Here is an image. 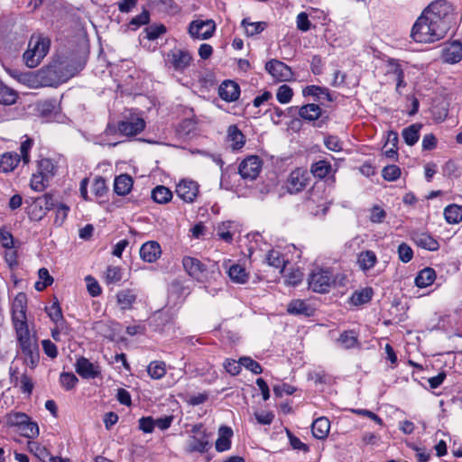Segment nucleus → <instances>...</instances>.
<instances>
[{
	"instance_id": "58",
	"label": "nucleus",
	"mask_w": 462,
	"mask_h": 462,
	"mask_svg": "<svg viewBox=\"0 0 462 462\" xmlns=\"http://www.w3.org/2000/svg\"><path fill=\"white\" fill-rule=\"evenodd\" d=\"M155 427V420L152 417H142L139 420V429L144 433H152Z\"/></svg>"
},
{
	"instance_id": "3",
	"label": "nucleus",
	"mask_w": 462,
	"mask_h": 462,
	"mask_svg": "<svg viewBox=\"0 0 462 462\" xmlns=\"http://www.w3.org/2000/svg\"><path fill=\"white\" fill-rule=\"evenodd\" d=\"M14 327L21 350L26 360L30 361L32 366L36 365L39 362V348L36 339L30 335L27 323H18Z\"/></svg>"
},
{
	"instance_id": "7",
	"label": "nucleus",
	"mask_w": 462,
	"mask_h": 462,
	"mask_svg": "<svg viewBox=\"0 0 462 462\" xmlns=\"http://www.w3.org/2000/svg\"><path fill=\"white\" fill-rule=\"evenodd\" d=\"M56 207V199L51 194H44L35 199L28 208V214L32 220L39 221Z\"/></svg>"
},
{
	"instance_id": "45",
	"label": "nucleus",
	"mask_w": 462,
	"mask_h": 462,
	"mask_svg": "<svg viewBox=\"0 0 462 462\" xmlns=\"http://www.w3.org/2000/svg\"><path fill=\"white\" fill-rule=\"evenodd\" d=\"M38 275L42 282H37L35 283L34 287L37 291H41L52 284L53 278L50 275L49 271L46 268L39 269Z\"/></svg>"
},
{
	"instance_id": "51",
	"label": "nucleus",
	"mask_w": 462,
	"mask_h": 462,
	"mask_svg": "<svg viewBox=\"0 0 462 462\" xmlns=\"http://www.w3.org/2000/svg\"><path fill=\"white\" fill-rule=\"evenodd\" d=\"M382 175L385 180H396L401 175V169L396 165L385 166L382 171Z\"/></svg>"
},
{
	"instance_id": "54",
	"label": "nucleus",
	"mask_w": 462,
	"mask_h": 462,
	"mask_svg": "<svg viewBox=\"0 0 462 462\" xmlns=\"http://www.w3.org/2000/svg\"><path fill=\"white\" fill-rule=\"evenodd\" d=\"M196 129V125L192 120L185 119L183 120L178 129L177 134L180 137H185L188 134H189L191 132H193Z\"/></svg>"
},
{
	"instance_id": "53",
	"label": "nucleus",
	"mask_w": 462,
	"mask_h": 462,
	"mask_svg": "<svg viewBox=\"0 0 462 462\" xmlns=\"http://www.w3.org/2000/svg\"><path fill=\"white\" fill-rule=\"evenodd\" d=\"M60 381L66 390H71L79 382L77 376L72 373H61Z\"/></svg>"
},
{
	"instance_id": "41",
	"label": "nucleus",
	"mask_w": 462,
	"mask_h": 462,
	"mask_svg": "<svg viewBox=\"0 0 462 462\" xmlns=\"http://www.w3.org/2000/svg\"><path fill=\"white\" fill-rule=\"evenodd\" d=\"M233 223L230 221L223 222L217 227V236L225 242L231 243L233 240Z\"/></svg>"
},
{
	"instance_id": "28",
	"label": "nucleus",
	"mask_w": 462,
	"mask_h": 462,
	"mask_svg": "<svg viewBox=\"0 0 462 462\" xmlns=\"http://www.w3.org/2000/svg\"><path fill=\"white\" fill-rule=\"evenodd\" d=\"M133 183L134 181L131 176L121 174L115 180L114 190L117 195L125 196L130 192Z\"/></svg>"
},
{
	"instance_id": "52",
	"label": "nucleus",
	"mask_w": 462,
	"mask_h": 462,
	"mask_svg": "<svg viewBox=\"0 0 462 462\" xmlns=\"http://www.w3.org/2000/svg\"><path fill=\"white\" fill-rule=\"evenodd\" d=\"M398 256L402 263H409L413 257V251L406 243H402L398 246Z\"/></svg>"
},
{
	"instance_id": "49",
	"label": "nucleus",
	"mask_w": 462,
	"mask_h": 462,
	"mask_svg": "<svg viewBox=\"0 0 462 462\" xmlns=\"http://www.w3.org/2000/svg\"><path fill=\"white\" fill-rule=\"evenodd\" d=\"M240 364L242 365V366L251 371L254 374H260L263 372L261 365L258 362L253 360L249 356L241 357Z\"/></svg>"
},
{
	"instance_id": "14",
	"label": "nucleus",
	"mask_w": 462,
	"mask_h": 462,
	"mask_svg": "<svg viewBox=\"0 0 462 462\" xmlns=\"http://www.w3.org/2000/svg\"><path fill=\"white\" fill-rule=\"evenodd\" d=\"M265 69L279 81H290L293 77L291 69L284 62L275 59L265 64Z\"/></svg>"
},
{
	"instance_id": "26",
	"label": "nucleus",
	"mask_w": 462,
	"mask_h": 462,
	"mask_svg": "<svg viewBox=\"0 0 462 462\" xmlns=\"http://www.w3.org/2000/svg\"><path fill=\"white\" fill-rule=\"evenodd\" d=\"M330 430V421L326 417L316 419L311 425V431L314 438L324 439L327 438Z\"/></svg>"
},
{
	"instance_id": "8",
	"label": "nucleus",
	"mask_w": 462,
	"mask_h": 462,
	"mask_svg": "<svg viewBox=\"0 0 462 462\" xmlns=\"http://www.w3.org/2000/svg\"><path fill=\"white\" fill-rule=\"evenodd\" d=\"M21 154L16 152H6L0 156V171L7 173L15 169L21 159L27 164L30 161L29 152L31 146H20Z\"/></svg>"
},
{
	"instance_id": "25",
	"label": "nucleus",
	"mask_w": 462,
	"mask_h": 462,
	"mask_svg": "<svg viewBox=\"0 0 462 462\" xmlns=\"http://www.w3.org/2000/svg\"><path fill=\"white\" fill-rule=\"evenodd\" d=\"M137 293L133 289H124L116 293V301L124 310L132 309L136 301Z\"/></svg>"
},
{
	"instance_id": "11",
	"label": "nucleus",
	"mask_w": 462,
	"mask_h": 462,
	"mask_svg": "<svg viewBox=\"0 0 462 462\" xmlns=\"http://www.w3.org/2000/svg\"><path fill=\"white\" fill-rule=\"evenodd\" d=\"M262 163L257 156H249L243 160L238 166V173L245 180H254L259 175Z\"/></svg>"
},
{
	"instance_id": "48",
	"label": "nucleus",
	"mask_w": 462,
	"mask_h": 462,
	"mask_svg": "<svg viewBox=\"0 0 462 462\" xmlns=\"http://www.w3.org/2000/svg\"><path fill=\"white\" fill-rule=\"evenodd\" d=\"M122 280V272L119 267L108 266L106 271V282L115 284Z\"/></svg>"
},
{
	"instance_id": "15",
	"label": "nucleus",
	"mask_w": 462,
	"mask_h": 462,
	"mask_svg": "<svg viewBox=\"0 0 462 462\" xmlns=\"http://www.w3.org/2000/svg\"><path fill=\"white\" fill-rule=\"evenodd\" d=\"M177 195L185 202L191 203L199 193V184L194 180H181L176 187Z\"/></svg>"
},
{
	"instance_id": "55",
	"label": "nucleus",
	"mask_w": 462,
	"mask_h": 462,
	"mask_svg": "<svg viewBox=\"0 0 462 462\" xmlns=\"http://www.w3.org/2000/svg\"><path fill=\"white\" fill-rule=\"evenodd\" d=\"M107 188L106 180L102 177H96L92 184V191L97 197H103Z\"/></svg>"
},
{
	"instance_id": "47",
	"label": "nucleus",
	"mask_w": 462,
	"mask_h": 462,
	"mask_svg": "<svg viewBox=\"0 0 462 462\" xmlns=\"http://www.w3.org/2000/svg\"><path fill=\"white\" fill-rule=\"evenodd\" d=\"M146 37L150 41L158 39L167 32L164 24H152L145 28Z\"/></svg>"
},
{
	"instance_id": "63",
	"label": "nucleus",
	"mask_w": 462,
	"mask_h": 462,
	"mask_svg": "<svg viewBox=\"0 0 462 462\" xmlns=\"http://www.w3.org/2000/svg\"><path fill=\"white\" fill-rule=\"evenodd\" d=\"M42 348L44 353L51 358H55L58 356V349L54 343L49 339L42 341Z\"/></svg>"
},
{
	"instance_id": "5",
	"label": "nucleus",
	"mask_w": 462,
	"mask_h": 462,
	"mask_svg": "<svg viewBox=\"0 0 462 462\" xmlns=\"http://www.w3.org/2000/svg\"><path fill=\"white\" fill-rule=\"evenodd\" d=\"M6 424L15 428L23 437L35 439L39 435L38 424L24 412L12 411L6 414Z\"/></svg>"
},
{
	"instance_id": "44",
	"label": "nucleus",
	"mask_w": 462,
	"mask_h": 462,
	"mask_svg": "<svg viewBox=\"0 0 462 462\" xmlns=\"http://www.w3.org/2000/svg\"><path fill=\"white\" fill-rule=\"evenodd\" d=\"M148 374L153 379H161L165 375V364L160 361L151 362L147 368Z\"/></svg>"
},
{
	"instance_id": "62",
	"label": "nucleus",
	"mask_w": 462,
	"mask_h": 462,
	"mask_svg": "<svg viewBox=\"0 0 462 462\" xmlns=\"http://www.w3.org/2000/svg\"><path fill=\"white\" fill-rule=\"evenodd\" d=\"M291 446L293 449L301 450L304 452L309 451V447L304 444L299 438L295 437L291 431L287 430Z\"/></svg>"
},
{
	"instance_id": "29",
	"label": "nucleus",
	"mask_w": 462,
	"mask_h": 462,
	"mask_svg": "<svg viewBox=\"0 0 462 462\" xmlns=\"http://www.w3.org/2000/svg\"><path fill=\"white\" fill-rule=\"evenodd\" d=\"M376 263V254L371 250L363 251L358 254L357 263L362 271L365 272L372 269Z\"/></svg>"
},
{
	"instance_id": "22",
	"label": "nucleus",
	"mask_w": 462,
	"mask_h": 462,
	"mask_svg": "<svg viewBox=\"0 0 462 462\" xmlns=\"http://www.w3.org/2000/svg\"><path fill=\"white\" fill-rule=\"evenodd\" d=\"M161 254V245L155 241L146 242L140 248V256L147 263H154Z\"/></svg>"
},
{
	"instance_id": "37",
	"label": "nucleus",
	"mask_w": 462,
	"mask_h": 462,
	"mask_svg": "<svg viewBox=\"0 0 462 462\" xmlns=\"http://www.w3.org/2000/svg\"><path fill=\"white\" fill-rule=\"evenodd\" d=\"M242 26L245 28V34L247 36H254L260 32H262L265 27L266 23L264 22H255L252 23L247 18L243 19Z\"/></svg>"
},
{
	"instance_id": "35",
	"label": "nucleus",
	"mask_w": 462,
	"mask_h": 462,
	"mask_svg": "<svg viewBox=\"0 0 462 462\" xmlns=\"http://www.w3.org/2000/svg\"><path fill=\"white\" fill-rule=\"evenodd\" d=\"M226 142L232 144H245V137L236 125H232L226 130Z\"/></svg>"
},
{
	"instance_id": "23",
	"label": "nucleus",
	"mask_w": 462,
	"mask_h": 462,
	"mask_svg": "<svg viewBox=\"0 0 462 462\" xmlns=\"http://www.w3.org/2000/svg\"><path fill=\"white\" fill-rule=\"evenodd\" d=\"M218 94L223 100L232 102L239 97L240 88L236 82L226 80L219 86Z\"/></svg>"
},
{
	"instance_id": "33",
	"label": "nucleus",
	"mask_w": 462,
	"mask_h": 462,
	"mask_svg": "<svg viewBox=\"0 0 462 462\" xmlns=\"http://www.w3.org/2000/svg\"><path fill=\"white\" fill-rule=\"evenodd\" d=\"M337 343L345 349H350L358 345L357 335L353 330L344 331L340 334Z\"/></svg>"
},
{
	"instance_id": "4",
	"label": "nucleus",
	"mask_w": 462,
	"mask_h": 462,
	"mask_svg": "<svg viewBox=\"0 0 462 462\" xmlns=\"http://www.w3.org/2000/svg\"><path fill=\"white\" fill-rule=\"evenodd\" d=\"M51 46L49 38L42 36H32L28 49L23 53V60L29 68L37 67L42 60L47 55Z\"/></svg>"
},
{
	"instance_id": "59",
	"label": "nucleus",
	"mask_w": 462,
	"mask_h": 462,
	"mask_svg": "<svg viewBox=\"0 0 462 462\" xmlns=\"http://www.w3.org/2000/svg\"><path fill=\"white\" fill-rule=\"evenodd\" d=\"M46 311L53 322L59 321L63 318L61 309L58 302H54L51 307L47 308Z\"/></svg>"
},
{
	"instance_id": "61",
	"label": "nucleus",
	"mask_w": 462,
	"mask_h": 462,
	"mask_svg": "<svg viewBox=\"0 0 462 462\" xmlns=\"http://www.w3.org/2000/svg\"><path fill=\"white\" fill-rule=\"evenodd\" d=\"M150 20V14L147 10H143L140 14L132 18L130 24L134 25L135 28L140 27L141 25L147 24Z\"/></svg>"
},
{
	"instance_id": "17",
	"label": "nucleus",
	"mask_w": 462,
	"mask_h": 462,
	"mask_svg": "<svg viewBox=\"0 0 462 462\" xmlns=\"http://www.w3.org/2000/svg\"><path fill=\"white\" fill-rule=\"evenodd\" d=\"M443 62L455 64L462 60V43L455 41L446 44L441 51Z\"/></svg>"
},
{
	"instance_id": "27",
	"label": "nucleus",
	"mask_w": 462,
	"mask_h": 462,
	"mask_svg": "<svg viewBox=\"0 0 462 462\" xmlns=\"http://www.w3.org/2000/svg\"><path fill=\"white\" fill-rule=\"evenodd\" d=\"M233 430L231 428L222 426L219 429V437L216 441V449L218 452H224L231 448V437Z\"/></svg>"
},
{
	"instance_id": "2",
	"label": "nucleus",
	"mask_w": 462,
	"mask_h": 462,
	"mask_svg": "<svg viewBox=\"0 0 462 462\" xmlns=\"http://www.w3.org/2000/svg\"><path fill=\"white\" fill-rule=\"evenodd\" d=\"M84 67V62L70 64L67 59L58 58L39 69L33 76L35 87H53L73 77Z\"/></svg>"
},
{
	"instance_id": "38",
	"label": "nucleus",
	"mask_w": 462,
	"mask_h": 462,
	"mask_svg": "<svg viewBox=\"0 0 462 462\" xmlns=\"http://www.w3.org/2000/svg\"><path fill=\"white\" fill-rule=\"evenodd\" d=\"M228 275L236 283H245L248 277L245 269L239 264H233L228 270Z\"/></svg>"
},
{
	"instance_id": "60",
	"label": "nucleus",
	"mask_w": 462,
	"mask_h": 462,
	"mask_svg": "<svg viewBox=\"0 0 462 462\" xmlns=\"http://www.w3.org/2000/svg\"><path fill=\"white\" fill-rule=\"evenodd\" d=\"M308 378L315 383V384H326L328 383V376L324 371H314L310 373Z\"/></svg>"
},
{
	"instance_id": "30",
	"label": "nucleus",
	"mask_w": 462,
	"mask_h": 462,
	"mask_svg": "<svg viewBox=\"0 0 462 462\" xmlns=\"http://www.w3.org/2000/svg\"><path fill=\"white\" fill-rule=\"evenodd\" d=\"M436 279L434 269L427 267L422 269L415 278V284L419 288H425L431 285Z\"/></svg>"
},
{
	"instance_id": "24",
	"label": "nucleus",
	"mask_w": 462,
	"mask_h": 462,
	"mask_svg": "<svg viewBox=\"0 0 462 462\" xmlns=\"http://www.w3.org/2000/svg\"><path fill=\"white\" fill-rule=\"evenodd\" d=\"M411 239L417 246L425 250L437 251L439 248L438 240L427 233H414Z\"/></svg>"
},
{
	"instance_id": "18",
	"label": "nucleus",
	"mask_w": 462,
	"mask_h": 462,
	"mask_svg": "<svg viewBox=\"0 0 462 462\" xmlns=\"http://www.w3.org/2000/svg\"><path fill=\"white\" fill-rule=\"evenodd\" d=\"M76 372L85 379H94L100 374L98 365H95L86 357H79L76 362Z\"/></svg>"
},
{
	"instance_id": "19",
	"label": "nucleus",
	"mask_w": 462,
	"mask_h": 462,
	"mask_svg": "<svg viewBox=\"0 0 462 462\" xmlns=\"http://www.w3.org/2000/svg\"><path fill=\"white\" fill-rule=\"evenodd\" d=\"M287 312L295 316L311 317L314 315L315 309L307 300L296 299L287 305Z\"/></svg>"
},
{
	"instance_id": "13",
	"label": "nucleus",
	"mask_w": 462,
	"mask_h": 462,
	"mask_svg": "<svg viewBox=\"0 0 462 462\" xmlns=\"http://www.w3.org/2000/svg\"><path fill=\"white\" fill-rule=\"evenodd\" d=\"M182 265L188 274L198 282H204L207 280V268L198 258L185 256L182 259Z\"/></svg>"
},
{
	"instance_id": "42",
	"label": "nucleus",
	"mask_w": 462,
	"mask_h": 462,
	"mask_svg": "<svg viewBox=\"0 0 462 462\" xmlns=\"http://www.w3.org/2000/svg\"><path fill=\"white\" fill-rule=\"evenodd\" d=\"M331 165L326 161H319L311 165V173L319 179L325 178L330 171Z\"/></svg>"
},
{
	"instance_id": "34",
	"label": "nucleus",
	"mask_w": 462,
	"mask_h": 462,
	"mask_svg": "<svg viewBox=\"0 0 462 462\" xmlns=\"http://www.w3.org/2000/svg\"><path fill=\"white\" fill-rule=\"evenodd\" d=\"M152 198L156 203L164 204L171 199L172 193L167 187L160 185L152 189Z\"/></svg>"
},
{
	"instance_id": "16",
	"label": "nucleus",
	"mask_w": 462,
	"mask_h": 462,
	"mask_svg": "<svg viewBox=\"0 0 462 462\" xmlns=\"http://www.w3.org/2000/svg\"><path fill=\"white\" fill-rule=\"evenodd\" d=\"M26 295L23 292L18 293L13 302L12 310V320L14 326L18 323H27L26 322Z\"/></svg>"
},
{
	"instance_id": "12",
	"label": "nucleus",
	"mask_w": 462,
	"mask_h": 462,
	"mask_svg": "<svg viewBox=\"0 0 462 462\" xmlns=\"http://www.w3.org/2000/svg\"><path fill=\"white\" fill-rule=\"evenodd\" d=\"M310 180V173L307 170L297 168L292 171L287 180V189L290 193H298L303 190Z\"/></svg>"
},
{
	"instance_id": "6",
	"label": "nucleus",
	"mask_w": 462,
	"mask_h": 462,
	"mask_svg": "<svg viewBox=\"0 0 462 462\" xmlns=\"http://www.w3.org/2000/svg\"><path fill=\"white\" fill-rule=\"evenodd\" d=\"M336 284V276L328 268H316L309 275V289L314 292L328 293Z\"/></svg>"
},
{
	"instance_id": "39",
	"label": "nucleus",
	"mask_w": 462,
	"mask_h": 462,
	"mask_svg": "<svg viewBox=\"0 0 462 462\" xmlns=\"http://www.w3.org/2000/svg\"><path fill=\"white\" fill-rule=\"evenodd\" d=\"M373 296V290L371 288H365L361 291H355L350 300L355 306L362 305L368 302Z\"/></svg>"
},
{
	"instance_id": "21",
	"label": "nucleus",
	"mask_w": 462,
	"mask_h": 462,
	"mask_svg": "<svg viewBox=\"0 0 462 462\" xmlns=\"http://www.w3.org/2000/svg\"><path fill=\"white\" fill-rule=\"evenodd\" d=\"M168 61L176 70H183L189 65L191 56L188 51L175 50L168 54Z\"/></svg>"
},
{
	"instance_id": "10",
	"label": "nucleus",
	"mask_w": 462,
	"mask_h": 462,
	"mask_svg": "<svg viewBox=\"0 0 462 462\" xmlns=\"http://www.w3.org/2000/svg\"><path fill=\"white\" fill-rule=\"evenodd\" d=\"M216 30L213 20H194L189 25V33L193 39L207 40L210 38Z\"/></svg>"
},
{
	"instance_id": "43",
	"label": "nucleus",
	"mask_w": 462,
	"mask_h": 462,
	"mask_svg": "<svg viewBox=\"0 0 462 462\" xmlns=\"http://www.w3.org/2000/svg\"><path fill=\"white\" fill-rule=\"evenodd\" d=\"M267 263L276 269L282 270L285 264L282 254L277 250H270L266 255Z\"/></svg>"
},
{
	"instance_id": "40",
	"label": "nucleus",
	"mask_w": 462,
	"mask_h": 462,
	"mask_svg": "<svg viewBox=\"0 0 462 462\" xmlns=\"http://www.w3.org/2000/svg\"><path fill=\"white\" fill-rule=\"evenodd\" d=\"M16 99V92L7 86L0 83V104L6 106L13 105L15 103Z\"/></svg>"
},
{
	"instance_id": "50",
	"label": "nucleus",
	"mask_w": 462,
	"mask_h": 462,
	"mask_svg": "<svg viewBox=\"0 0 462 462\" xmlns=\"http://www.w3.org/2000/svg\"><path fill=\"white\" fill-rule=\"evenodd\" d=\"M293 96V91L291 88L287 85H282L279 87L276 97L277 100L282 104L289 103Z\"/></svg>"
},
{
	"instance_id": "31",
	"label": "nucleus",
	"mask_w": 462,
	"mask_h": 462,
	"mask_svg": "<svg viewBox=\"0 0 462 462\" xmlns=\"http://www.w3.org/2000/svg\"><path fill=\"white\" fill-rule=\"evenodd\" d=\"M444 217L448 224H458L462 220V206L451 204L445 208Z\"/></svg>"
},
{
	"instance_id": "9",
	"label": "nucleus",
	"mask_w": 462,
	"mask_h": 462,
	"mask_svg": "<svg viewBox=\"0 0 462 462\" xmlns=\"http://www.w3.org/2000/svg\"><path fill=\"white\" fill-rule=\"evenodd\" d=\"M191 432L197 435L190 436L188 441L187 451L189 453H205L209 448L208 435L202 430L201 424H196L192 427Z\"/></svg>"
},
{
	"instance_id": "32",
	"label": "nucleus",
	"mask_w": 462,
	"mask_h": 462,
	"mask_svg": "<svg viewBox=\"0 0 462 462\" xmlns=\"http://www.w3.org/2000/svg\"><path fill=\"white\" fill-rule=\"evenodd\" d=\"M299 115L304 120L314 121L321 116V108L319 105L308 104L300 108Z\"/></svg>"
},
{
	"instance_id": "1",
	"label": "nucleus",
	"mask_w": 462,
	"mask_h": 462,
	"mask_svg": "<svg viewBox=\"0 0 462 462\" xmlns=\"http://www.w3.org/2000/svg\"><path fill=\"white\" fill-rule=\"evenodd\" d=\"M454 21L452 5L443 0L431 3L417 19L411 32L416 42L429 43L445 37Z\"/></svg>"
},
{
	"instance_id": "56",
	"label": "nucleus",
	"mask_w": 462,
	"mask_h": 462,
	"mask_svg": "<svg viewBox=\"0 0 462 462\" xmlns=\"http://www.w3.org/2000/svg\"><path fill=\"white\" fill-rule=\"evenodd\" d=\"M87 282V288L89 294L93 297H97L101 293V288L95 278L88 275L85 278Z\"/></svg>"
},
{
	"instance_id": "20",
	"label": "nucleus",
	"mask_w": 462,
	"mask_h": 462,
	"mask_svg": "<svg viewBox=\"0 0 462 462\" xmlns=\"http://www.w3.org/2000/svg\"><path fill=\"white\" fill-rule=\"evenodd\" d=\"M144 126V120L137 117L130 121H121L118 124V131L125 136H134L143 131Z\"/></svg>"
},
{
	"instance_id": "36",
	"label": "nucleus",
	"mask_w": 462,
	"mask_h": 462,
	"mask_svg": "<svg viewBox=\"0 0 462 462\" xmlns=\"http://www.w3.org/2000/svg\"><path fill=\"white\" fill-rule=\"evenodd\" d=\"M420 128L421 125L414 124L402 130V137L406 144H414L418 142L420 137L419 132Z\"/></svg>"
},
{
	"instance_id": "57",
	"label": "nucleus",
	"mask_w": 462,
	"mask_h": 462,
	"mask_svg": "<svg viewBox=\"0 0 462 462\" xmlns=\"http://www.w3.org/2000/svg\"><path fill=\"white\" fill-rule=\"evenodd\" d=\"M297 28L301 32H307L310 29L311 23L308 14L304 12L300 13L296 19Z\"/></svg>"
},
{
	"instance_id": "64",
	"label": "nucleus",
	"mask_w": 462,
	"mask_h": 462,
	"mask_svg": "<svg viewBox=\"0 0 462 462\" xmlns=\"http://www.w3.org/2000/svg\"><path fill=\"white\" fill-rule=\"evenodd\" d=\"M385 211L379 206H374L371 209L370 220L373 223H382L385 218Z\"/></svg>"
},
{
	"instance_id": "46",
	"label": "nucleus",
	"mask_w": 462,
	"mask_h": 462,
	"mask_svg": "<svg viewBox=\"0 0 462 462\" xmlns=\"http://www.w3.org/2000/svg\"><path fill=\"white\" fill-rule=\"evenodd\" d=\"M53 209H55L54 224L57 226H60L68 217L69 208L63 203H58L56 200V207Z\"/></svg>"
}]
</instances>
